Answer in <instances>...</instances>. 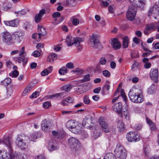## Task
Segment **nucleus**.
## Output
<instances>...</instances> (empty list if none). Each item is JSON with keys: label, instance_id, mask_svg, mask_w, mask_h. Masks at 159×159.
<instances>
[{"label": "nucleus", "instance_id": "obj_10", "mask_svg": "<svg viewBox=\"0 0 159 159\" xmlns=\"http://www.w3.org/2000/svg\"><path fill=\"white\" fill-rule=\"evenodd\" d=\"M82 125L83 126L88 129L93 128V130L94 129H95V126H94L93 123L91 122V120L87 117H85L83 119Z\"/></svg>", "mask_w": 159, "mask_h": 159}, {"label": "nucleus", "instance_id": "obj_13", "mask_svg": "<svg viewBox=\"0 0 159 159\" xmlns=\"http://www.w3.org/2000/svg\"><path fill=\"white\" fill-rule=\"evenodd\" d=\"M150 77L153 81L157 82L158 76V71L157 69H151L150 72Z\"/></svg>", "mask_w": 159, "mask_h": 159}, {"label": "nucleus", "instance_id": "obj_30", "mask_svg": "<svg viewBox=\"0 0 159 159\" xmlns=\"http://www.w3.org/2000/svg\"><path fill=\"white\" fill-rule=\"evenodd\" d=\"M75 125V127H74L72 129H71V131L75 134L79 133L80 132L81 130V127L80 125H79L78 124L77 125Z\"/></svg>", "mask_w": 159, "mask_h": 159}, {"label": "nucleus", "instance_id": "obj_37", "mask_svg": "<svg viewBox=\"0 0 159 159\" xmlns=\"http://www.w3.org/2000/svg\"><path fill=\"white\" fill-rule=\"evenodd\" d=\"M67 72V70L65 67H63L60 69L59 70V73L61 75H64Z\"/></svg>", "mask_w": 159, "mask_h": 159}, {"label": "nucleus", "instance_id": "obj_11", "mask_svg": "<svg viewBox=\"0 0 159 159\" xmlns=\"http://www.w3.org/2000/svg\"><path fill=\"white\" fill-rule=\"evenodd\" d=\"M98 122L100 126L102 127L103 130L106 133H108L110 131V129L107 124L105 121L103 117H100L98 119Z\"/></svg>", "mask_w": 159, "mask_h": 159}, {"label": "nucleus", "instance_id": "obj_39", "mask_svg": "<svg viewBox=\"0 0 159 159\" xmlns=\"http://www.w3.org/2000/svg\"><path fill=\"white\" fill-rule=\"evenodd\" d=\"M131 57L133 58H136L139 57V55L137 51H135L134 52H132L131 53Z\"/></svg>", "mask_w": 159, "mask_h": 159}, {"label": "nucleus", "instance_id": "obj_26", "mask_svg": "<svg viewBox=\"0 0 159 159\" xmlns=\"http://www.w3.org/2000/svg\"><path fill=\"white\" fill-rule=\"evenodd\" d=\"M57 58V54L52 53L48 56L47 59L48 61L50 62H52L56 60Z\"/></svg>", "mask_w": 159, "mask_h": 159}, {"label": "nucleus", "instance_id": "obj_16", "mask_svg": "<svg viewBox=\"0 0 159 159\" xmlns=\"http://www.w3.org/2000/svg\"><path fill=\"white\" fill-rule=\"evenodd\" d=\"M122 104L120 102H118L114 104L112 108L113 111H116L117 113L121 114L122 113Z\"/></svg>", "mask_w": 159, "mask_h": 159}, {"label": "nucleus", "instance_id": "obj_28", "mask_svg": "<svg viewBox=\"0 0 159 159\" xmlns=\"http://www.w3.org/2000/svg\"><path fill=\"white\" fill-rule=\"evenodd\" d=\"M32 88V87L30 84H28L26 87H25L24 90L23 91L22 95L23 96H25L29 92Z\"/></svg>", "mask_w": 159, "mask_h": 159}, {"label": "nucleus", "instance_id": "obj_47", "mask_svg": "<svg viewBox=\"0 0 159 159\" xmlns=\"http://www.w3.org/2000/svg\"><path fill=\"white\" fill-rule=\"evenodd\" d=\"M40 51H35L32 53V55L35 57H38L40 55Z\"/></svg>", "mask_w": 159, "mask_h": 159}, {"label": "nucleus", "instance_id": "obj_43", "mask_svg": "<svg viewBox=\"0 0 159 159\" xmlns=\"http://www.w3.org/2000/svg\"><path fill=\"white\" fill-rule=\"evenodd\" d=\"M24 57L23 56H20L19 57H15L14 58V60L17 62L19 63H21L24 60Z\"/></svg>", "mask_w": 159, "mask_h": 159}, {"label": "nucleus", "instance_id": "obj_8", "mask_svg": "<svg viewBox=\"0 0 159 159\" xmlns=\"http://www.w3.org/2000/svg\"><path fill=\"white\" fill-rule=\"evenodd\" d=\"M89 44L92 47L100 49L102 48L99 40L94 36H93L91 37Z\"/></svg>", "mask_w": 159, "mask_h": 159}, {"label": "nucleus", "instance_id": "obj_24", "mask_svg": "<svg viewBox=\"0 0 159 159\" xmlns=\"http://www.w3.org/2000/svg\"><path fill=\"white\" fill-rule=\"evenodd\" d=\"M10 152L8 153L5 151L0 150V159H10Z\"/></svg>", "mask_w": 159, "mask_h": 159}, {"label": "nucleus", "instance_id": "obj_34", "mask_svg": "<svg viewBox=\"0 0 159 159\" xmlns=\"http://www.w3.org/2000/svg\"><path fill=\"white\" fill-rule=\"evenodd\" d=\"M19 74V72L16 70H15L9 74V75L12 77H16L18 76Z\"/></svg>", "mask_w": 159, "mask_h": 159}, {"label": "nucleus", "instance_id": "obj_44", "mask_svg": "<svg viewBox=\"0 0 159 159\" xmlns=\"http://www.w3.org/2000/svg\"><path fill=\"white\" fill-rule=\"evenodd\" d=\"M71 72L74 73H77V74H81L83 73L84 71L80 68H77L71 71Z\"/></svg>", "mask_w": 159, "mask_h": 159}, {"label": "nucleus", "instance_id": "obj_14", "mask_svg": "<svg viewBox=\"0 0 159 159\" xmlns=\"http://www.w3.org/2000/svg\"><path fill=\"white\" fill-rule=\"evenodd\" d=\"M2 143L6 145L10 149V152H12L11 144L12 143V139L9 137L5 138L2 141V140L1 143Z\"/></svg>", "mask_w": 159, "mask_h": 159}, {"label": "nucleus", "instance_id": "obj_45", "mask_svg": "<svg viewBox=\"0 0 159 159\" xmlns=\"http://www.w3.org/2000/svg\"><path fill=\"white\" fill-rule=\"evenodd\" d=\"M103 75L106 77H109L110 76V72L107 70H104L102 71Z\"/></svg>", "mask_w": 159, "mask_h": 159}, {"label": "nucleus", "instance_id": "obj_32", "mask_svg": "<svg viewBox=\"0 0 159 159\" xmlns=\"http://www.w3.org/2000/svg\"><path fill=\"white\" fill-rule=\"evenodd\" d=\"M117 128L119 132H123L125 130V129L123 123L121 122H119Z\"/></svg>", "mask_w": 159, "mask_h": 159}, {"label": "nucleus", "instance_id": "obj_64", "mask_svg": "<svg viewBox=\"0 0 159 159\" xmlns=\"http://www.w3.org/2000/svg\"><path fill=\"white\" fill-rule=\"evenodd\" d=\"M110 88V86L109 84H106L104 85L103 87V89L104 90L108 91Z\"/></svg>", "mask_w": 159, "mask_h": 159}, {"label": "nucleus", "instance_id": "obj_1", "mask_svg": "<svg viewBox=\"0 0 159 159\" xmlns=\"http://www.w3.org/2000/svg\"><path fill=\"white\" fill-rule=\"evenodd\" d=\"M141 90L139 89L133 88L131 89L128 94L130 100L134 103H141L143 99L141 96Z\"/></svg>", "mask_w": 159, "mask_h": 159}, {"label": "nucleus", "instance_id": "obj_46", "mask_svg": "<svg viewBox=\"0 0 159 159\" xmlns=\"http://www.w3.org/2000/svg\"><path fill=\"white\" fill-rule=\"evenodd\" d=\"M84 102L86 104H88L89 103L90 100L89 97L87 95H85L83 98Z\"/></svg>", "mask_w": 159, "mask_h": 159}, {"label": "nucleus", "instance_id": "obj_41", "mask_svg": "<svg viewBox=\"0 0 159 159\" xmlns=\"http://www.w3.org/2000/svg\"><path fill=\"white\" fill-rule=\"evenodd\" d=\"M70 19L72 20L73 24L75 25H77L79 23V20L76 18H74L73 17L70 18Z\"/></svg>", "mask_w": 159, "mask_h": 159}, {"label": "nucleus", "instance_id": "obj_38", "mask_svg": "<svg viewBox=\"0 0 159 159\" xmlns=\"http://www.w3.org/2000/svg\"><path fill=\"white\" fill-rule=\"evenodd\" d=\"M90 80V75L88 74L85 75L83 78L81 80V82L83 83L85 82L88 81Z\"/></svg>", "mask_w": 159, "mask_h": 159}, {"label": "nucleus", "instance_id": "obj_50", "mask_svg": "<svg viewBox=\"0 0 159 159\" xmlns=\"http://www.w3.org/2000/svg\"><path fill=\"white\" fill-rule=\"evenodd\" d=\"M142 126L140 124H137L135 125L134 126V128L136 131H139L142 128Z\"/></svg>", "mask_w": 159, "mask_h": 159}, {"label": "nucleus", "instance_id": "obj_36", "mask_svg": "<svg viewBox=\"0 0 159 159\" xmlns=\"http://www.w3.org/2000/svg\"><path fill=\"white\" fill-rule=\"evenodd\" d=\"M63 90L68 92L72 88V87L70 84H67L64 85L63 87Z\"/></svg>", "mask_w": 159, "mask_h": 159}, {"label": "nucleus", "instance_id": "obj_56", "mask_svg": "<svg viewBox=\"0 0 159 159\" xmlns=\"http://www.w3.org/2000/svg\"><path fill=\"white\" fill-rule=\"evenodd\" d=\"M109 5V3L108 2L106 1H102V2L101 6L102 7H107Z\"/></svg>", "mask_w": 159, "mask_h": 159}, {"label": "nucleus", "instance_id": "obj_17", "mask_svg": "<svg viewBox=\"0 0 159 159\" xmlns=\"http://www.w3.org/2000/svg\"><path fill=\"white\" fill-rule=\"evenodd\" d=\"M56 141L53 139L50 140L48 143V149L50 151H52L57 149L56 146Z\"/></svg>", "mask_w": 159, "mask_h": 159}, {"label": "nucleus", "instance_id": "obj_52", "mask_svg": "<svg viewBox=\"0 0 159 159\" xmlns=\"http://www.w3.org/2000/svg\"><path fill=\"white\" fill-rule=\"evenodd\" d=\"M50 105V102L47 101L44 102L43 106V108L46 109L48 108Z\"/></svg>", "mask_w": 159, "mask_h": 159}, {"label": "nucleus", "instance_id": "obj_18", "mask_svg": "<svg viewBox=\"0 0 159 159\" xmlns=\"http://www.w3.org/2000/svg\"><path fill=\"white\" fill-rule=\"evenodd\" d=\"M9 156L10 159H25L23 155L19 153H14L10 152Z\"/></svg>", "mask_w": 159, "mask_h": 159}, {"label": "nucleus", "instance_id": "obj_6", "mask_svg": "<svg viewBox=\"0 0 159 159\" xmlns=\"http://www.w3.org/2000/svg\"><path fill=\"white\" fill-rule=\"evenodd\" d=\"M2 37V40L6 44L10 45L14 43L13 39L9 33L6 32L3 34Z\"/></svg>", "mask_w": 159, "mask_h": 159}, {"label": "nucleus", "instance_id": "obj_62", "mask_svg": "<svg viewBox=\"0 0 159 159\" xmlns=\"http://www.w3.org/2000/svg\"><path fill=\"white\" fill-rule=\"evenodd\" d=\"M106 62V59H105L104 57H102L101 58L100 63L101 64L103 65H105Z\"/></svg>", "mask_w": 159, "mask_h": 159}, {"label": "nucleus", "instance_id": "obj_51", "mask_svg": "<svg viewBox=\"0 0 159 159\" xmlns=\"http://www.w3.org/2000/svg\"><path fill=\"white\" fill-rule=\"evenodd\" d=\"M155 25L152 24H148L146 25V28L150 31L153 29Z\"/></svg>", "mask_w": 159, "mask_h": 159}, {"label": "nucleus", "instance_id": "obj_29", "mask_svg": "<svg viewBox=\"0 0 159 159\" xmlns=\"http://www.w3.org/2000/svg\"><path fill=\"white\" fill-rule=\"evenodd\" d=\"M129 39L127 36H125L123 39L122 46L124 48H126L128 46Z\"/></svg>", "mask_w": 159, "mask_h": 159}, {"label": "nucleus", "instance_id": "obj_5", "mask_svg": "<svg viewBox=\"0 0 159 159\" xmlns=\"http://www.w3.org/2000/svg\"><path fill=\"white\" fill-rule=\"evenodd\" d=\"M137 12L136 6L133 4L130 5L126 13V17L127 19L130 21L133 20Z\"/></svg>", "mask_w": 159, "mask_h": 159}, {"label": "nucleus", "instance_id": "obj_2", "mask_svg": "<svg viewBox=\"0 0 159 159\" xmlns=\"http://www.w3.org/2000/svg\"><path fill=\"white\" fill-rule=\"evenodd\" d=\"M83 41L82 38L76 37L73 38L71 36H67L66 39V43L68 46H70L74 44H75V46L78 50L82 48V46L80 43Z\"/></svg>", "mask_w": 159, "mask_h": 159}, {"label": "nucleus", "instance_id": "obj_25", "mask_svg": "<svg viewBox=\"0 0 159 159\" xmlns=\"http://www.w3.org/2000/svg\"><path fill=\"white\" fill-rule=\"evenodd\" d=\"M146 3V0H144V1H138V3L135 4L136 6H137L141 10H143L144 7Z\"/></svg>", "mask_w": 159, "mask_h": 159}, {"label": "nucleus", "instance_id": "obj_53", "mask_svg": "<svg viewBox=\"0 0 159 159\" xmlns=\"http://www.w3.org/2000/svg\"><path fill=\"white\" fill-rule=\"evenodd\" d=\"M41 18H42V17H41L38 14L36 15L35 16V21L37 23H39V22L41 20Z\"/></svg>", "mask_w": 159, "mask_h": 159}, {"label": "nucleus", "instance_id": "obj_31", "mask_svg": "<svg viewBox=\"0 0 159 159\" xmlns=\"http://www.w3.org/2000/svg\"><path fill=\"white\" fill-rule=\"evenodd\" d=\"M147 121L150 126L151 130L152 131H155L156 128L155 124L149 119H147Z\"/></svg>", "mask_w": 159, "mask_h": 159}, {"label": "nucleus", "instance_id": "obj_63", "mask_svg": "<svg viewBox=\"0 0 159 159\" xmlns=\"http://www.w3.org/2000/svg\"><path fill=\"white\" fill-rule=\"evenodd\" d=\"M43 48V45L41 43H39L36 46V48L37 49H39V51L40 52H42L40 48Z\"/></svg>", "mask_w": 159, "mask_h": 159}, {"label": "nucleus", "instance_id": "obj_42", "mask_svg": "<svg viewBox=\"0 0 159 159\" xmlns=\"http://www.w3.org/2000/svg\"><path fill=\"white\" fill-rule=\"evenodd\" d=\"M25 11L24 10H22L21 11L15 12V13L17 15V16H21L22 15H24L25 14Z\"/></svg>", "mask_w": 159, "mask_h": 159}, {"label": "nucleus", "instance_id": "obj_57", "mask_svg": "<svg viewBox=\"0 0 159 159\" xmlns=\"http://www.w3.org/2000/svg\"><path fill=\"white\" fill-rule=\"evenodd\" d=\"M64 19V17L63 16H61L60 17V18L59 20V19L58 20V19H55V20H56V21H57V22H54V23H55V24H57L61 22Z\"/></svg>", "mask_w": 159, "mask_h": 159}, {"label": "nucleus", "instance_id": "obj_4", "mask_svg": "<svg viewBox=\"0 0 159 159\" xmlns=\"http://www.w3.org/2000/svg\"><path fill=\"white\" fill-rule=\"evenodd\" d=\"M28 137L24 134L19 135L16 141V145L23 149L26 146V142L28 141Z\"/></svg>", "mask_w": 159, "mask_h": 159}, {"label": "nucleus", "instance_id": "obj_12", "mask_svg": "<svg viewBox=\"0 0 159 159\" xmlns=\"http://www.w3.org/2000/svg\"><path fill=\"white\" fill-rule=\"evenodd\" d=\"M68 144L71 148L74 149H76L80 145L79 140L74 137H71L69 139Z\"/></svg>", "mask_w": 159, "mask_h": 159}, {"label": "nucleus", "instance_id": "obj_27", "mask_svg": "<svg viewBox=\"0 0 159 159\" xmlns=\"http://www.w3.org/2000/svg\"><path fill=\"white\" fill-rule=\"evenodd\" d=\"M11 79L9 77L6 78L4 80L1 81V85L7 86L11 82Z\"/></svg>", "mask_w": 159, "mask_h": 159}, {"label": "nucleus", "instance_id": "obj_20", "mask_svg": "<svg viewBox=\"0 0 159 159\" xmlns=\"http://www.w3.org/2000/svg\"><path fill=\"white\" fill-rule=\"evenodd\" d=\"M38 38L39 39H40L41 36H44L46 34V31L45 28L39 25L38 26Z\"/></svg>", "mask_w": 159, "mask_h": 159}, {"label": "nucleus", "instance_id": "obj_54", "mask_svg": "<svg viewBox=\"0 0 159 159\" xmlns=\"http://www.w3.org/2000/svg\"><path fill=\"white\" fill-rule=\"evenodd\" d=\"M66 66L68 69H72L74 68L73 64L72 62L67 63L66 65Z\"/></svg>", "mask_w": 159, "mask_h": 159}, {"label": "nucleus", "instance_id": "obj_60", "mask_svg": "<svg viewBox=\"0 0 159 159\" xmlns=\"http://www.w3.org/2000/svg\"><path fill=\"white\" fill-rule=\"evenodd\" d=\"M60 13L59 12H56L54 13L52 15V17L54 18H56L57 17L60 16Z\"/></svg>", "mask_w": 159, "mask_h": 159}, {"label": "nucleus", "instance_id": "obj_59", "mask_svg": "<svg viewBox=\"0 0 159 159\" xmlns=\"http://www.w3.org/2000/svg\"><path fill=\"white\" fill-rule=\"evenodd\" d=\"M49 74L47 69L44 70L41 72V74L43 76L47 75Z\"/></svg>", "mask_w": 159, "mask_h": 159}, {"label": "nucleus", "instance_id": "obj_61", "mask_svg": "<svg viewBox=\"0 0 159 159\" xmlns=\"http://www.w3.org/2000/svg\"><path fill=\"white\" fill-rule=\"evenodd\" d=\"M110 66L111 69H114L116 68V63L114 61H111L110 62Z\"/></svg>", "mask_w": 159, "mask_h": 159}, {"label": "nucleus", "instance_id": "obj_23", "mask_svg": "<svg viewBox=\"0 0 159 159\" xmlns=\"http://www.w3.org/2000/svg\"><path fill=\"white\" fill-rule=\"evenodd\" d=\"M4 24L7 26L16 27L18 25L17 20L15 19L9 21H4Z\"/></svg>", "mask_w": 159, "mask_h": 159}, {"label": "nucleus", "instance_id": "obj_9", "mask_svg": "<svg viewBox=\"0 0 159 159\" xmlns=\"http://www.w3.org/2000/svg\"><path fill=\"white\" fill-rule=\"evenodd\" d=\"M148 15L149 16H152L155 19H156L155 15H159V7L157 5L155 4L149 8Z\"/></svg>", "mask_w": 159, "mask_h": 159}, {"label": "nucleus", "instance_id": "obj_58", "mask_svg": "<svg viewBox=\"0 0 159 159\" xmlns=\"http://www.w3.org/2000/svg\"><path fill=\"white\" fill-rule=\"evenodd\" d=\"M65 101L68 103H72L73 101V99L70 97H68L65 98Z\"/></svg>", "mask_w": 159, "mask_h": 159}, {"label": "nucleus", "instance_id": "obj_48", "mask_svg": "<svg viewBox=\"0 0 159 159\" xmlns=\"http://www.w3.org/2000/svg\"><path fill=\"white\" fill-rule=\"evenodd\" d=\"M37 138L36 135L34 134H32L30 135V137L28 138V139L30 141H34Z\"/></svg>", "mask_w": 159, "mask_h": 159}, {"label": "nucleus", "instance_id": "obj_55", "mask_svg": "<svg viewBox=\"0 0 159 159\" xmlns=\"http://www.w3.org/2000/svg\"><path fill=\"white\" fill-rule=\"evenodd\" d=\"M39 93L38 92H35L34 93L31 95L30 96V98H36L39 95Z\"/></svg>", "mask_w": 159, "mask_h": 159}, {"label": "nucleus", "instance_id": "obj_19", "mask_svg": "<svg viewBox=\"0 0 159 159\" xmlns=\"http://www.w3.org/2000/svg\"><path fill=\"white\" fill-rule=\"evenodd\" d=\"M24 33L21 31H18L14 33V35L15 40L18 42H20L22 39Z\"/></svg>", "mask_w": 159, "mask_h": 159}, {"label": "nucleus", "instance_id": "obj_49", "mask_svg": "<svg viewBox=\"0 0 159 159\" xmlns=\"http://www.w3.org/2000/svg\"><path fill=\"white\" fill-rule=\"evenodd\" d=\"M121 95L122 97L123 98V100L124 101L126 102L127 101V98L126 97V96L125 93L124 92V90L122 89H121L120 91Z\"/></svg>", "mask_w": 159, "mask_h": 159}, {"label": "nucleus", "instance_id": "obj_7", "mask_svg": "<svg viewBox=\"0 0 159 159\" xmlns=\"http://www.w3.org/2000/svg\"><path fill=\"white\" fill-rule=\"evenodd\" d=\"M126 139L130 142L139 141L140 140V137L139 135L134 132H130L126 134Z\"/></svg>", "mask_w": 159, "mask_h": 159}, {"label": "nucleus", "instance_id": "obj_22", "mask_svg": "<svg viewBox=\"0 0 159 159\" xmlns=\"http://www.w3.org/2000/svg\"><path fill=\"white\" fill-rule=\"evenodd\" d=\"M50 123V121H48L46 119L43 120L42 121L41 125L42 130L45 131L48 130Z\"/></svg>", "mask_w": 159, "mask_h": 159}, {"label": "nucleus", "instance_id": "obj_33", "mask_svg": "<svg viewBox=\"0 0 159 159\" xmlns=\"http://www.w3.org/2000/svg\"><path fill=\"white\" fill-rule=\"evenodd\" d=\"M104 159H116L114 155L111 153H108L105 156Z\"/></svg>", "mask_w": 159, "mask_h": 159}, {"label": "nucleus", "instance_id": "obj_3", "mask_svg": "<svg viewBox=\"0 0 159 159\" xmlns=\"http://www.w3.org/2000/svg\"><path fill=\"white\" fill-rule=\"evenodd\" d=\"M116 157L120 159H125L127 156L126 152L123 147L120 144L116 145L114 151Z\"/></svg>", "mask_w": 159, "mask_h": 159}, {"label": "nucleus", "instance_id": "obj_35", "mask_svg": "<svg viewBox=\"0 0 159 159\" xmlns=\"http://www.w3.org/2000/svg\"><path fill=\"white\" fill-rule=\"evenodd\" d=\"M65 93H57L55 94L50 95L49 98H57L59 96L60 97H61L62 96H64Z\"/></svg>", "mask_w": 159, "mask_h": 159}, {"label": "nucleus", "instance_id": "obj_21", "mask_svg": "<svg viewBox=\"0 0 159 159\" xmlns=\"http://www.w3.org/2000/svg\"><path fill=\"white\" fill-rule=\"evenodd\" d=\"M77 124V123L75 122L74 120H70L66 122V126L70 131H71V129L75 127V125Z\"/></svg>", "mask_w": 159, "mask_h": 159}, {"label": "nucleus", "instance_id": "obj_40", "mask_svg": "<svg viewBox=\"0 0 159 159\" xmlns=\"http://www.w3.org/2000/svg\"><path fill=\"white\" fill-rule=\"evenodd\" d=\"M90 129H91L92 132H93V136L95 139H96L100 136V134L97 131H95V130H96V128L95 129H94L93 130V128H91Z\"/></svg>", "mask_w": 159, "mask_h": 159}, {"label": "nucleus", "instance_id": "obj_15", "mask_svg": "<svg viewBox=\"0 0 159 159\" xmlns=\"http://www.w3.org/2000/svg\"><path fill=\"white\" fill-rule=\"evenodd\" d=\"M111 44L113 48L115 50L119 49L120 48L121 46V43L118 39L116 38H114L111 39Z\"/></svg>", "mask_w": 159, "mask_h": 159}]
</instances>
